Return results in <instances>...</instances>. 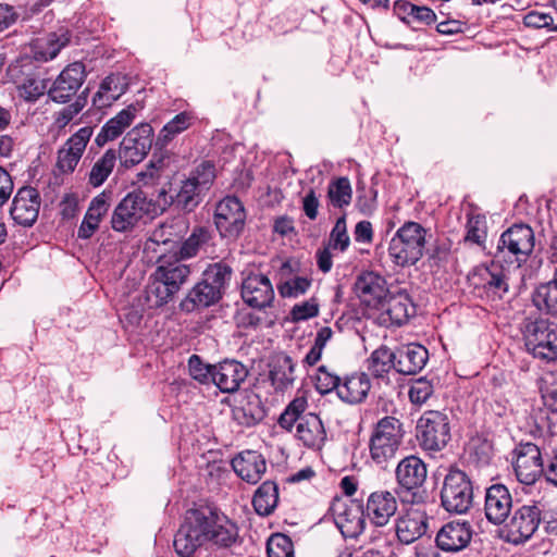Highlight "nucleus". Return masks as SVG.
<instances>
[{
	"mask_svg": "<svg viewBox=\"0 0 557 557\" xmlns=\"http://www.w3.org/2000/svg\"><path fill=\"white\" fill-rule=\"evenodd\" d=\"M523 23L527 27L532 28H550L553 26V17L547 13H542L537 11H531L523 17Z\"/></svg>",
	"mask_w": 557,
	"mask_h": 557,
	"instance_id": "obj_64",
	"label": "nucleus"
},
{
	"mask_svg": "<svg viewBox=\"0 0 557 557\" xmlns=\"http://www.w3.org/2000/svg\"><path fill=\"white\" fill-rule=\"evenodd\" d=\"M319 314V302L315 297L296 304L290 310L292 320L295 322L305 321Z\"/></svg>",
	"mask_w": 557,
	"mask_h": 557,
	"instance_id": "obj_59",
	"label": "nucleus"
},
{
	"mask_svg": "<svg viewBox=\"0 0 557 557\" xmlns=\"http://www.w3.org/2000/svg\"><path fill=\"white\" fill-rule=\"evenodd\" d=\"M295 364L287 355L277 356L271 363L269 377L275 391L284 392L289 388L295 381Z\"/></svg>",
	"mask_w": 557,
	"mask_h": 557,
	"instance_id": "obj_39",
	"label": "nucleus"
},
{
	"mask_svg": "<svg viewBox=\"0 0 557 557\" xmlns=\"http://www.w3.org/2000/svg\"><path fill=\"white\" fill-rule=\"evenodd\" d=\"M152 208V201L144 191L129 193L114 208L111 227L120 233L133 231L146 215L150 214Z\"/></svg>",
	"mask_w": 557,
	"mask_h": 557,
	"instance_id": "obj_8",
	"label": "nucleus"
},
{
	"mask_svg": "<svg viewBox=\"0 0 557 557\" xmlns=\"http://www.w3.org/2000/svg\"><path fill=\"white\" fill-rule=\"evenodd\" d=\"M483 281V287L502 297L508 292V278L505 270L497 263H492L479 270Z\"/></svg>",
	"mask_w": 557,
	"mask_h": 557,
	"instance_id": "obj_46",
	"label": "nucleus"
},
{
	"mask_svg": "<svg viewBox=\"0 0 557 557\" xmlns=\"http://www.w3.org/2000/svg\"><path fill=\"white\" fill-rule=\"evenodd\" d=\"M370 388L368 374L354 373L341 380L337 396L347 404H359L366 399Z\"/></svg>",
	"mask_w": 557,
	"mask_h": 557,
	"instance_id": "obj_36",
	"label": "nucleus"
},
{
	"mask_svg": "<svg viewBox=\"0 0 557 557\" xmlns=\"http://www.w3.org/2000/svg\"><path fill=\"white\" fill-rule=\"evenodd\" d=\"M213 366L205 363L198 355H191L188 360L190 376L200 384H211L213 381Z\"/></svg>",
	"mask_w": 557,
	"mask_h": 557,
	"instance_id": "obj_55",
	"label": "nucleus"
},
{
	"mask_svg": "<svg viewBox=\"0 0 557 557\" xmlns=\"http://www.w3.org/2000/svg\"><path fill=\"white\" fill-rule=\"evenodd\" d=\"M350 239L347 233L346 218L345 215L336 220L330 234L329 246L333 249L345 251L349 246Z\"/></svg>",
	"mask_w": 557,
	"mask_h": 557,
	"instance_id": "obj_58",
	"label": "nucleus"
},
{
	"mask_svg": "<svg viewBox=\"0 0 557 557\" xmlns=\"http://www.w3.org/2000/svg\"><path fill=\"white\" fill-rule=\"evenodd\" d=\"M265 409L259 395L249 393L233 408L234 420L246 428L253 426L265 417Z\"/></svg>",
	"mask_w": 557,
	"mask_h": 557,
	"instance_id": "obj_33",
	"label": "nucleus"
},
{
	"mask_svg": "<svg viewBox=\"0 0 557 557\" xmlns=\"http://www.w3.org/2000/svg\"><path fill=\"white\" fill-rule=\"evenodd\" d=\"M196 116L193 112L183 111L170 120L159 132L157 144L166 146L176 136L191 127L196 123Z\"/></svg>",
	"mask_w": 557,
	"mask_h": 557,
	"instance_id": "obj_42",
	"label": "nucleus"
},
{
	"mask_svg": "<svg viewBox=\"0 0 557 557\" xmlns=\"http://www.w3.org/2000/svg\"><path fill=\"white\" fill-rule=\"evenodd\" d=\"M440 499L441 506L449 513L468 512L473 502V485L469 475L456 467H449L443 478Z\"/></svg>",
	"mask_w": 557,
	"mask_h": 557,
	"instance_id": "obj_6",
	"label": "nucleus"
},
{
	"mask_svg": "<svg viewBox=\"0 0 557 557\" xmlns=\"http://www.w3.org/2000/svg\"><path fill=\"white\" fill-rule=\"evenodd\" d=\"M393 11L406 25H409L411 22L432 25L437 20L436 13L431 8L417 5L407 0H396Z\"/></svg>",
	"mask_w": 557,
	"mask_h": 557,
	"instance_id": "obj_37",
	"label": "nucleus"
},
{
	"mask_svg": "<svg viewBox=\"0 0 557 557\" xmlns=\"http://www.w3.org/2000/svg\"><path fill=\"white\" fill-rule=\"evenodd\" d=\"M214 178V165L202 162L181 182L178 190L171 197L172 203L184 212H193L202 202Z\"/></svg>",
	"mask_w": 557,
	"mask_h": 557,
	"instance_id": "obj_5",
	"label": "nucleus"
},
{
	"mask_svg": "<svg viewBox=\"0 0 557 557\" xmlns=\"http://www.w3.org/2000/svg\"><path fill=\"white\" fill-rule=\"evenodd\" d=\"M397 494L387 490L372 492L367 499L366 516L376 527L386 525L398 508Z\"/></svg>",
	"mask_w": 557,
	"mask_h": 557,
	"instance_id": "obj_21",
	"label": "nucleus"
},
{
	"mask_svg": "<svg viewBox=\"0 0 557 557\" xmlns=\"http://www.w3.org/2000/svg\"><path fill=\"white\" fill-rule=\"evenodd\" d=\"M403 423L394 417H384L377 421L369 441L371 460L385 469L395 459L403 443Z\"/></svg>",
	"mask_w": 557,
	"mask_h": 557,
	"instance_id": "obj_3",
	"label": "nucleus"
},
{
	"mask_svg": "<svg viewBox=\"0 0 557 557\" xmlns=\"http://www.w3.org/2000/svg\"><path fill=\"white\" fill-rule=\"evenodd\" d=\"M87 77L85 64L73 62L65 66L48 89V97L57 103H66L77 94Z\"/></svg>",
	"mask_w": 557,
	"mask_h": 557,
	"instance_id": "obj_16",
	"label": "nucleus"
},
{
	"mask_svg": "<svg viewBox=\"0 0 557 557\" xmlns=\"http://www.w3.org/2000/svg\"><path fill=\"white\" fill-rule=\"evenodd\" d=\"M534 244V232L529 225L513 224L500 235L496 257H513L518 263L524 262L532 253Z\"/></svg>",
	"mask_w": 557,
	"mask_h": 557,
	"instance_id": "obj_10",
	"label": "nucleus"
},
{
	"mask_svg": "<svg viewBox=\"0 0 557 557\" xmlns=\"http://www.w3.org/2000/svg\"><path fill=\"white\" fill-rule=\"evenodd\" d=\"M532 302L540 312L557 318V285L554 278L533 292Z\"/></svg>",
	"mask_w": 557,
	"mask_h": 557,
	"instance_id": "obj_44",
	"label": "nucleus"
},
{
	"mask_svg": "<svg viewBox=\"0 0 557 557\" xmlns=\"http://www.w3.org/2000/svg\"><path fill=\"white\" fill-rule=\"evenodd\" d=\"M379 309L382 310L379 321L386 327L404 325L416 312L412 300L406 292L388 294Z\"/></svg>",
	"mask_w": 557,
	"mask_h": 557,
	"instance_id": "obj_18",
	"label": "nucleus"
},
{
	"mask_svg": "<svg viewBox=\"0 0 557 557\" xmlns=\"http://www.w3.org/2000/svg\"><path fill=\"white\" fill-rule=\"evenodd\" d=\"M308 407V400L304 396L294 398L282 412L278 418V424L282 429L290 432L295 424H298L300 419L306 414L305 411Z\"/></svg>",
	"mask_w": 557,
	"mask_h": 557,
	"instance_id": "obj_50",
	"label": "nucleus"
},
{
	"mask_svg": "<svg viewBox=\"0 0 557 557\" xmlns=\"http://www.w3.org/2000/svg\"><path fill=\"white\" fill-rule=\"evenodd\" d=\"M102 91L110 94L113 98L119 100L128 89L129 81L127 75L115 72L106 76L100 85Z\"/></svg>",
	"mask_w": 557,
	"mask_h": 557,
	"instance_id": "obj_52",
	"label": "nucleus"
},
{
	"mask_svg": "<svg viewBox=\"0 0 557 557\" xmlns=\"http://www.w3.org/2000/svg\"><path fill=\"white\" fill-rule=\"evenodd\" d=\"M248 375L247 368L234 359H225L213 366V381L222 393H234Z\"/></svg>",
	"mask_w": 557,
	"mask_h": 557,
	"instance_id": "obj_27",
	"label": "nucleus"
},
{
	"mask_svg": "<svg viewBox=\"0 0 557 557\" xmlns=\"http://www.w3.org/2000/svg\"><path fill=\"white\" fill-rule=\"evenodd\" d=\"M433 394V385L425 379H419L413 382L409 389V398L412 404L422 405Z\"/></svg>",
	"mask_w": 557,
	"mask_h": 557,
	"instance_id": "obj_60",
	"label": "nucleus"
},
{
	"mask_svg": "<svg viewBox=\"0 0 557 557\" xmlns=\"http://www.w3.org/2000/svg\"><path fill=\"white\" fill-rule=\"evenodd\" d=\"M40 196L36 188L24 186L15 194L10 214L13 221L22 226H32L39 213Z\"/></svg>",
	"mask_w": 557,
	"mask_h": 557,
	"instance_id": "obj_20",
	"label": "nucleus"
},
{
	"mask_svg": "<svg viewBox=\"0 0 557 557\" xmlns=\"http://www.w3.org/2000/svg\"><path fill=\"white\" fill-rule=\"evenodd\" d=\"M233 270L232 268L223 262H216L213 264H210L206 271L203 272V280L214 287V289H218L221 295H223L224 289L228 285L231 277H232Z\"/></svg>",
	"mask_w": 557,
	"mask_h": 557,
	"instance_id": "obj_48",
	"label": "nucleus"
},
{
	"mask_svg": "<svg viewBox=\"0 0 557 557\" xmlns=\"http://www.w3.org/2000/svg\"><path fill=\"white\" fill-rule=\"evenodd\" d=\"M417 440L424 450L440 451L450 440V425L447 414L437 411H425L417 423Z\"/></svg>",
	"mask_w": 557,
	"mask_h": 557,
	"instance_id": "obj_9",
	"label": "nucleus"
},
{
	"mask_svg": "<svg viewBox=\"0 0 557 557\" xmlns=\"http://www.w3.org/2000/svg\"><path fill=\"white\" fill-rule=\"evenodd\" d=\"M359 195L356 199V208L359 210L360 213L363 215H371L376 210V190L375 189H369L366 190L364 188L358 189Z\"/></svg>",
	"mask_w": 557,
	"mask_h": 557,
	"instance_id": "obj_62",
	"label": "nucleus"
},
{
	"mask_svg": "<svg viewBox=\"0 0 557 557\" xmlns=\"http://www.w3.org/2000/svg\"><path fill=\"white\" fill-rule=\"evenodd\" d=\"M341 380L336 373L331 372L325 366H321L315 375V388L322 395L333 391L337 393Z\"/></svg>",
	"mask_w": 557,
	"mask_h": 557,
	"instance_id": "obj_57",
	"label": "nucleus"
},
{
	"mask_svg": "<svg viewBox=\"0 0 557 557\" xmlns=\"http://www.w3.org/2000/svg\"><path fill=\"white\" fill-rule=\"evenodd\" d=\"M232 468L242 480L256 484L267 471V461L257 450H244L233 458Z\"/></svg>",
	"mask_w": 557,
	"mask_h": 557,
	"instance_id": "obj_29",
	"label": "nucleus"
},
{
	"mask_svg": "<svg viewBox=\"0 0 557 557\" xmlns=\"http://www.w3.org/2000/svg\"><path fill=\"white\" fill-rule=\"evenodd\" d=\"M238 536L237 528L226 517L210 508L190 509L174 536L173 546L178 557H194L206 542L230 547Z\"/></svg>",
	"mask_w": 557,
	"mask_h": 557,
	"instance_id": "obj_1",
	"label": "nucleus"
},
{
	"mask_svg": "<svg viewBox=\"0 0 557 557\" xmlns=\"http://www.w3.org/2000/svg\"><path fill=\"white\" fill-rule=\"evenodd\" d=\"M152 145V127L141 123L132 128L120 144L117 157L125 168L140 163Z\"/></svg>",
	"mask_w": 557,
	"mask_h": 557,
	"instance_id": "obj_13",
	"label": "nucleus"
},
{
	"mask_svg": "<svg viewBox=\"0 0 557 557\" xmlns=\"http://www.w3.org/2000/svg\"><path fill=\"white\" fill-rule=\"evenodd\" d=\"M426 475V465L418 456L410 455L398 462L395 469L396 494L403 505L419 506L428 502Z\"/></svg>",
	"mask_w": 557,
	"mask_h": 557,
	"instance_id": "obj_2",
	"label": "nucleus"
},
{
	"mask_svg": "<svg viewBox=\"0 0 557 557\" xmlns=\"http://www.w3.org/2000/svg\"><path fill=\"white\" fill-rule=\"evenodd\" d=\"M355 293L366 306L379 309L388 289L384 277L374 272H364L355 283Z\"/></svg>",
	"mask_w": 557,
	"mask_h": 557,
	"instance_id": "obj_26",
	"label": "nucleus"
},
{
	"mask_svg": "<svg viewBox=\"0 0 557 557\" xmlns=\"http://www.w3.org/2000/svg\"><path fill=\"white\" fill-rule=\"evenodd\" d=\"M472 539V528L467 521H450L444 524L436 534V547L457 553L465 549Z\"/></svg>",
	"mask_w": 557,
	"mask_h": 557,
	"instance_id": "obj_24",
	"label": "nucleus"
},
{
	"mask_svg": "<svg viewBox=\"0 0 557 557\" xmlns=\"http://www.w3.org/2000/svg\"><path fill=\"white\" fill-rule=\"evenodd\" d=\"M333 516L345 539H356L364 530L367 516L359 505L337 504L333 507Z\"/></svg>",
	"mask_w": 557,
	"mask_h": 557,
	"instance_id": "obj_25",
	"label": "nucleus"
},
{
	"mask_svg": "<svg viewBox=\"0 0 557 557\" xmlns=\"http://www.w3.org/2000/svg\"><path fill=\"white\" fill-rule=\"evenodd\" d=\"M312 280L305 276H295L277 285L280 295L283 298H297L308 292Z\"/></svg>",
	"mask_w": 557,
	"mask_h": 557,
	"instance_id": "obj_54",
	"label": "nucleus"
},
{
	"mask_svg": "<svg viewBox=\"0 0 557 557\" xmlns=\"http://www.w3.org/2000/svg\"><path fill=\"white\" fill-rule=\"evenodd\" d=\"M188 228L189 223L185 216L177 215L166 219L151 232L145 243V250L153 251L159 256L161 251L165 253L166 250L178 248Z\"/></svg>",
	"mask_w": 557,
	"mask_h": 557,
	"instance_id": "obj_11",
	"label": "nucleus"
},
{
	"mask_svg": "<svg viewBox=\"0 0 557 557\" xmlns=\"http://www.w3.org/2000/svg\"><path fill=\"white\" fill-rule=\"evenodd\" d=\"M110 199V193L102 191L99 195H97L95 198H92V200L89 203V207L87 209L88 215H91L101 221L109 211Z\"/></svg>",
	"mask_w": 557,
	"mask_h": 557,
	"instance_id": "obj_63",
	"label": "nucleus"
},
{
	"mask_svg": "<svg viewBox=\"0 0 557 557\" xmlns=\"http://www.w3.org/2000/svg\"><path fill=\"white\" fill-rule=\"evenodd\" d=\"M222 298L218 289H214L203 278L198 282L181 301L183 311L191 312L198 308H207L216 304Z\"/></svg>",
	"mask_w": 557,
	"mask_h": 557,
	"instance_id": "obj_34",
	"label": "nucleus"
},
{
	"mask_svg": "<svg viewBox=\"0 0 557 557\" xmlns=\"http://www.w3.org/2000/svg\"><path fill=\"white\" fill-rule=\"evenodd\" d=\"M242 298L250 308L263 310L273 305L274 288L270 278L260 272H243Z\"/></svg>",
	"mask_w": 557,
	"mask_h": 557,
	"instance_id": "obj_17",
	"label": "nucleus"
},
{
	"mask_svg": "<svg viewBox=\"0 0 557 557\" xmlns=\"http://www.w3.org/2000/svg\"><path fill=\"white\" fill-rule=\"evenodd\" d=\"M425 228L417 222L404 223L389 242L388 255L399 267L412 265L423 257Z\"/></svg>",
	"mask_w": 557,
	"mask_h": 557,
	"instance_id": "obj_4",
	"label": "nucleus"
},
{
	"mask_svg": "<svg viewBox=\"0 0 557 557\" xmlns=\"http://www.w3.org/2000/svg\"><path fill=\"white\" fill-rule=\"evenodd\" d=\"M92 134L91 126H84L67 138L58 151L57 165L61 172L72 173L75 170Z\"/></svg>",
	"mask_w": 557,
	"mask_h": 557,
	"instance_id": "obj_19",
	"label": "nucleus"
},
{
	"mask_svg": "<svg viewBox=\"0 0 557 557\" xmlns=\"http://www.w3.org/2000/svg\"><path fill=\"white\" fill-rule=\"evenodd\" d=\"M511 508L512 497L504 484H493L486 488L484 512L491 523L495 525L504 523L508 519Z\"/></svg>",
	"mask_w": 557,
	"mask_h": 557,
	"instance_id": "obj_22",
	"label": "nucleus"
},
{
	"mask_svg": "<svg viewBox=\"0 0 557 557\" xmlns=\"http://www.w3.org/2000/svg\"><path fill=\"white\" fill-rule=\"evenodd\" d=\"M246 211L240 200L233 196L223 198L215 207L214 224L221 237L236 239L244 231Z\"/></svg>",
	"mask_w": 557,
	"mask_h": 557,
	"instance_id": "obj_12",
	"label": "nucleus"
},
{
	"mask_svg": "<svg viewBox=\"0 0 557 557\" xmlns=\"http://www.w3.org/2000/svg\"><path fill=\"white\" fill-rule=\"evenodd\" d=\"M140 109L141 107L139 103H132L121 110L115 116L107 121L95 137L94 143L97 147H103L107 143L120 137L124 131L133 124L136 114Z\"/></svg>",
	"mask_w": 557,
	"mask_h": 557,
	"instance_id": "obj_28",
	"label": "nucleus"
},
{
	"mask_svg": "<svg viewBox=\"0 0 557 557\" xmlns=\"http://www.w3.org/2000/svg\"><path fill=\"white\" fill-rule=\"evenodd\" d=\"M542 520H546V515L542 516L537 505L518 507L507 523L508 541L516 545L527 542L535 533Z\"/></svg>",
	"mask_w": 557,
	"mask_h": 557,
	"instance_id": "obj_14",
	"label": "nucleus"
},
{
	"mask_svg": "<svg viewBox=\"0 0 557 557\" xmlns=\"http://www.w3.org/2000/svg\"><path fill=\"white\" fill-rule=\"evenodd\" d=\"M368 371L374 377H385L392 369L396 370V356L387 346L376 348L367 360Z\"/></svg>",
	"mask_w": 557,
	"mask_h": 557,
	"instance_id": "obj_41",
	"label": "nucleus"
},
{
	"mask_svg": "<svg viewBox=\"0 0 557 557\" xmlns=\"http://www.w3.org/2000/svg\"><path fill=\"white\" fill-rule=\"evenodd\" d=\"M15 84L18 97L26 102H36L49 89L46 79L34 75H28Z\"/></svg>",
	"mask_w": 557,
	"mask_h": 557,
	"instance_id": "obj_47",
	"label": "nucleus"
},
{
	"mask_svg": "<svg viewBox=\"0 0 557 557\" xmlns=\"http://www.w3.org/2000/svg\"><path fill=\"white\" fill-rule=\"evenodd\" d=\"M278 503V487L273 481H264L255 492L252 505L259 516L271 515Z\"/></svg>",
	"mask_w": 557,
	"mask_h": 557,
	"instance_id": "obj_40",
	"label": "nucleus"
},
{
	"mask_svg": "<svg viewBox=\"0 0 557 557\" xmlns=\"http://www.w3.org/2000/svg\"><path fill=\"white\" fill-rule=\"evenodd\" d=\"M428 530V515L419 509H410L406 511L396 523V535L404 544H411Z\"/></svg>",
	"mask_w": 557,
	"mask_h": 557,
	"instance_id": "obj_31",
	"label": "nucleus"
},
{
	"mask_svg": "<svg viewBox=\"0 0 557 557\" xmlns=\"http://www.w3.org/2000/svg\"><path fill=\"white\" fill-rule=\"evenodd\" d=\"M513 470L519 482L534 484L543 473L544 458L537 445L520 443L513 450Z\"/></svg>",
	"mask_w": 557,
	"mask_h": 557,
	"instance_id": "obj_15",
	"label": "nucleus"
},
{
	"mask_svg": "<svg viewBox=\"0 0 557 557\" xmlns=\"http://www.w3.org/2000/svg\"><path fill=\"white\" fill-rule=\"evenodd\" d=\"M175 294L165 285V283L153 272L149 276L145 288V304L148 308H159L173 299Z\"/></svg>",
	"mask_w": 557,
	"mask_h": 557,
	"instance_id": "obj_43",
	"label": "nucleus"
},
{
	"mask_svg": "<svg viewBox=\"0 0 557 557\" xmlns=\"http://www.w3.org/2000/svg\"><path fill=\"white\" fill-rule=\"evenodd\" d=\"M70 37L66 34H49L36 39L32 45L33 57L38 62H47L54 59L62 48L67 46Z\"/></svg>",
	"mask_w": 557,
	"mask_h": 557,
	"instance_id": "obj_38",
	"label": "nucleus"
},
{
	"mask_svg": "<svg viewBox=\"0 0 557 557\" xmlns=\"http://www.w3.org/2000/svg\"><path fill=\"white\" fill-rule=\"evenodd\" d=\"M396 371L400 374L411 375L421 371L429 359L428 349L420 344H408L395 351Z\"/></svg>",
	"mask_w": 557,
	"mask_h": 557,
	"instance_id": "obj_32",
	"label": "nucleus"
},
{
	"mask_svg": "<svg viewBox=\"0 0 557 557\" xmlns=\"http://www.w3.org/2000/svg\"><path fill=\"white\" fill-rule=\"evenodd\" d=\"M116 159L117 151L115 149H108L92 164L88 173V183L92 187L101 186L112 173L116 163Z\"/></svg>",
	"mask_w": 557,
	"mask_h": 557,
	"instance_id": "obj_45",
	"label": "nucleus"
},
{
	"mask_svg": "<svg viewBox=\"0 0 557 557\" xmlns=\"http://www.w3.org/2000/svg\"><path fill=\"white\" fill-rule=\"evenodd\" d=\"M213 231L207 226H195L189 236L181 242L178 249L173 255L182 260H187L206 251L212 245Z\"/></svg>",
	"mask_w": 557,
	"mask_h": 557,
	"instance_id": "obj_35",
	"label": "nucleus"
},
{
	"mask_svg": "<svg viewBox=\"0 0 557 557\" xmlns=\"http://www.w3.org/2000/svg\"><path fill=\"white\" fill-rule=\"evenodd\" d=\"M467 233L465 236V240L471 244H476L481 246L486 239V219L485 215L480 213H470L468 214L467 220Z\"/></svg>",
	"mask_w": 557,
	"mask_h": 557,
	"instance_id": "obj_51",
	"label": "nucleus"
},
{
	"mask_svg": "<svg viewBox=\"0 0 557 557\" xmlns=\"http://www.w3.org/2000/svg\"><path fill=\"white\" fill-rule=\"evenodd\" d=\"M524 344L534 358L550 362L557 360V323L537 319L525 325Z\"/></svg>",
	"mask_w": 557,
	"mask_h": 557,
	"instance_id": "obj_7",
	"label": "nucleus"
},
{
	"mask_svg": "<svg viewBox=\"0 0 557 557\" xmlns=\"http://www.w3.org/2000/svg\"><path fill=\"white\" fill-rule=\"evenodd\" d=\"M87 97L88 88H85L73 103L59 111L54 119L57 126L60 128L65 127L84 109L87 103Z\"/></svg>",
	"mask_w": 557,
	"mask_h": 557,
	"instance_id": "obj_53",
	"label": "nucleus"
},
{
	"mask_svg": "<svg viewBox=\"0 0 557 557\" xmlns=\"http://www.w3.org/2000/svg\"><path fill=\"white\" fill-rule=\"evenodd\" d=\"M352 197V189L350 182L347 177H338L332 181L327 187V198L335 208L347 207Z\"/></svg>",
	"mask_w": 557,
	"mask_h": 557,
	"instance_id": "obj_49",
	"label": "nucleus"
},
{
	"mask_svg": "<svg viewBox=\"0 0 557 557\" xmlns=\"http://www.w3.org/2000/svg\"><path fill=\"white\" fill-rule=\"evenodd\" d=\"M268 557H294L292 540L284 534L272 535L267 545Z\"/></svg>",
	"mask_w": 557,
	"mask_h": 557,
	"instance_id": "obj_56",
	"label": "nucleus"
},
{
	"mask_svg": "<svg viewBox=\"0 0 557 557\" xmlns=\"http://www.w3.org/2000/svg\"><path fill=\"white\" fill-rule=\"evenodd\" d=\"M540 391L544 405L552 412H557V382H555L553 375L542 379Z\"/></svg>",
	"mask_w": 557,
	"mask_h": 557,
	"instance_id": "obj_61",
	"label": "nucleus"
},
{
	"mask_svg": "<svg viewBox=\"0 0 557 557\" xmlns=\"http://www.w3.org/2000/svg\"><path fill=\"white\" fill-rule=\"evenodd\" d=\"M296 437L304 446L310 449L320 450L326 441V431L321 418L308 412L296 424Z\"/></svg>",
	"mask_w": 557,
	"mask_h": 557,
	"instance_id": "obj_30",
	"label": "nucleus"
},
{
	"mask_svg": "<svg viewBox=\"0 0 557 557\" xmlns=\"http://www.w3.org/2000/svg\"><path fill=\"white\" fill-rule=\"evenodd\" d=\"M154 272L169 286L174 294L187 282L190 275L189 265L175 255H166L161 251L157 259Z\"/></svg>",
	"mask_w": 557,
	"mask_h": 557,
	"instance_id": "obj_23",
	"label": "nucleus"
}]
</instances>
